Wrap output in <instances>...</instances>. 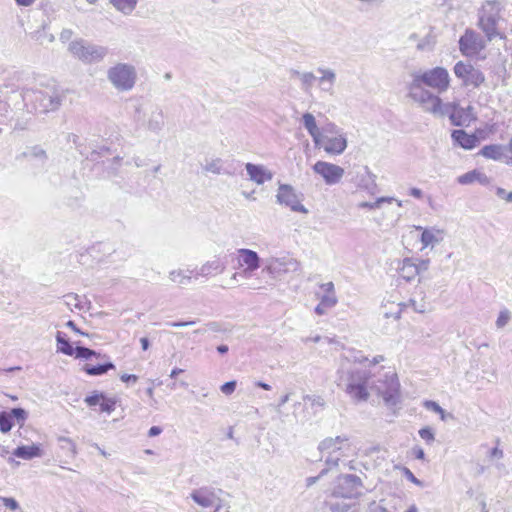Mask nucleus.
Masks as SVG:
<instances>
[{"label":"nucleus","instance_id":"f257e3e1","mask_svg":"<svg viewBox=\"0 0 512 512\" xmlns=\"http://www.w3.org/2000/svg\"><path fill=\"white\" fill-rule=\"evenodd\" d=\"M22 99L28 111L48 113L57 110L62 105L64 95L55 89H25Z\"/></svg>","mask_w":512,"mask_h":512},{"label":"nucleus","instance_id":"f03ea898","mask_svg":"<svg viewBox=\"0 0 512 512\" xmlns=\"http://www.w3.org/2000/svg\"><path fill=\"white\" fill-rule=\"evenodd\" d=\"M369 387L383 398L387 406L393 407L400 402V384L394 372H383L371 376Z\"/></svg>","mask_w":512,"mask_h":512},{"label":"nucleus","instance_id":"7ed1b4c3","mask_svg":"<svg viewBox=\"0 0 512 512\" xmlns=\"http://www.w3.org/2000/svg\"><path fill=\"white\" fill-rule=\"evenodd\" d=\"M423 86L422 83L412 78V81L408 85L409 97L417 102L426 112L441 116L448 113L450 104L442 105L440 97L426 90Z\"/></svg>","mask_w":512,"mask_h":512},{"label":"nucleus","instance_id":"20e7f679","mask_svg":"<svg viewBox=\"0 0 512 512\" xmlns=\"http://www.w3.org/2000/svg\"><path fill=\"white\" fill-rule=\"evenodd\" d=\"M320 452L325 455V463L329 469L337 467L342 457H347L352 450L351 442L345 435L328 437L322 440L318 446Z\"/></svg>","mask_w":512,"mask_h":512},{"label":"nucleus","instance_id":"39448f33","mask_svg":"<svg viewBox=\"0 0 512 512\" xmlns=\"http://www.w3.org/2000/svg\"><path fill=\"white\" fill-rule=\"evenodd\" d=\"M134 122L146 130L158 134L164 127V113L158 105H137L133 113Z\"/></svg>","mask_w":512,"mask_h":512},{"label":"nucleus","instance_id":"423d86ee","mask_svg":"<svg viewBox=\"0 0 512 512\" xmlns=\"http://www.w3.org/2000/svg\"><path fill=\"white\" fill-rule=\"evenodd\" d=\"M371 375L364 369H352L348 372L345 391L353 399L365 401L369 397Z\"/></svg>","mask_w":512,"mask_h":512},{"label":"nucleus","instance_id":"0eeeda50","mask_svg":"<svg viewBox=\"0 0 512 512\" xmlns=\"http://www.w3.org/2000/svg\"><path fill=\"white\" fill-rule=\"evenodd\" d=\"M107 78L118 91L131 90L137 80V72L133 65L117 63L107 71Z\"/></svg>","mask_w":512,"mask_h":512},{"label":"nucleus","instance_id":"6e6552de","mask_svg":"<svg viewBox=\"0 0 512 512\" xmlns=\"http://www.w3.org/2000/svg\"><path fill=\"white\" fill-rule=\"evenodd\" d=\"M68 49L75 58L86 64L98 63L108 54L106 47L89 43L83 39L72 41Z\"/></svg>","mask_w":512,"mask_h":512},{"label":"nucleus","instance_id":"1a4fd4ad","mask_svg":"<svg viewBox=\"0 0 512 512\" xmlns=\"http://www.w3.org/2000/svg\"><path fill=\"white\" fill-rule=\"evenodd\" d=\"M412 78L434 89L439 94L446 92L450 86L449 73L443 67H435L424 72L413 73Z\"/></svg>","mask_w":512,"mask_h":512},{"label":"nucleus","instance_id":"9d476101","mask_svg":"<svg viewBox=\"0 0 512 512\" xmlns=\"http://www.w3.org/2000/svg\"><path fill=\"white\" fill-rule=\"evenodd\" d=\"M301 270V264L296 259L284 257H271L264 261L263 273L268 274L271 278L276 279L287 273H296Z\"/></svg>","mask_w":512,"mask_h":512},{"label":"nucleus","instance_id":"9b49d317","mask_svg":"<svg viewBox=\"0 0 512 512\" xmlns=\"http://www.w3.org/2000/svg\"><path fill=\"white\" fill-rule=\"evenodd\" d=\"M275 197L279 205L287 207L293 212L308 213V209L302 204L303 195L290 184L279 183Z\"/></svg>","mask_w":512,"mask_h":512},{"label":"nucleus","instance_id":"f8f14e48","mask_svg":"<svg viewBox=\"0 0 512 512\" xmlns=\"http://www.w3.org/2000/svg\"><path fill=\"white\" fill-rule=\"evenodd\" d=\"M363 482L360 477L353 474H345L338 477L333 494L343 498H358L363 492Z\"/></svg>","mask_w":512,"mask_h":512},{"label":"nucleus","instance_id":"ddd939ff","mask_svg":"<svg viewBox=\"0 0 512 512\" xmlns=\"http://www.w3.org/2000/svg\"><path fill=\"white\" fill-rule=\"evenodd\" d=\"M455 76L462 81L465 87H480L484 81V74L470 63L459 61L454 66Z\"/></svg>","mask_w":512,"mask_h":512},{"label":"nucleus","instance_id":"4468645a","mask_svg":"<svg viewBox=\"0 0 512 512\" xmlns=\"http://www.w3.org/2000/svg\"><path fill=\"white\" fill-rule=\"evenodd\" d=\"M325 407V400L318 395H304L303 403L295 402L293 404V417L296 421H307L309 416L306 414V410L310 408L312 410V414L318 413Z\"/></svg>","mask_w":512,"mask_h":512},{"label":"nucleus","instance_id":"2eb2a0df","mask_svg":"<svg viewBox=\"0 0 512 512\" xmlns=\"http://www.w3.org/2000/svg\"><path fill=\"white\" fill-rule=\"evenodd\" d=\"M497 1H488L479 17V26L489 39L496 35L497 16L500 11Z\"/></svg>","mask_w":512,"mask_h":512},{"label":"nucleus","instance_id":"dca6fc26","mask_svg":"<svg viewBox=\"0 0 512 512\" xmlns=\"http://www.w3.org/2000/svg\"><path fill=\"white\" fill-rule=\"evenodd\" d=\"M313 171L320 175L327 185L338 184L345 173L342 167L326 161H317L313 165Z\"/></svg>","mask_w":512,"mask_h":512},{"label":"nucleus","instance_id":"f3484780","mask_svg":"<svg viewBox=\"0 0 512 512\" xmlns=\"http://www.w3.org/2000/svg\"><path fill=\"white\" fill-rule=\"evenodd\" d=\"M238 254V267H243V275L251 277L256 270L261 267L262 260L258 253L254 250L247 248H240L237 250Z\"/></svg>","mask_w":512,"mask_h":512},{"label":"nucleus","instance_id":"a211bd4d","mask_svg":"<svg viewBox=\"0 0 512 512\" xmlns=\"http://www.w3.org/2000/svg\"><path fill=\"white\" fill-rule=\"evenodd\" d=\"M217 493H222V489H214L210 486H202L192 490L190 493L191 499L202 508H210L217 502H221V498Z\"/></svg>","mask_w":512,"mask_h":512},{"label":"nucleus","instance_id":"6ab92c4d","mask_svg":"<svg viewBox=\"0 0 512 512\" xmlns=\"http://www.w3.org/2000/svg\"><path fill=\"white\" fill-rule=\"evenodd\" d=\"M324 151L331 155H340L347 148V139L345 133L336 136L321 135V144Z\"/></svg>","mask_w":512,"mask_h":512},{"label":"nucleus","instance_id":"aec40b11","mask_svg":"<svg viewBox=\"0 0 512 512\" xmlns=\"http://www.w3.org/2000/svg\"><path fill=\"white\" fill-rule=\"evenodd\" d=\"M352 174L351 181L357 185V187L370 189L371 187H375V179L376 176L370 171L368 166H357L354 167V170L350 172Z\"/></svg>","mask_w":512,"mask_h":512},{"label":"nucleus","instance_id":"412c9836","mask_svg":"<svg viewBox=\"0 0 512 512\" xmlns=\"http://www.w3.org/2000/svg\"><path fill=\"white\" fill-rule=\"evenodd\" d=\"M245 169L249 179L257 185H262L273 178V173L260 164L246 163Z\"/></svg>","mask_w":512,"mask_h":512},{"label":"nucleus","instance_id":"4be33fe9","mask_svg":"<svg viewBox=\"0 0 512 512\" xmlns=\"http://www.w3.org/2000/svg\"><path fill=\"white\" fill-rule=\"evenodd\" d=\"M473 108L468 106L467 108H461L453 105L448 108L449 118L453 125L464 126L468 125L473 120L472 115Z\"/></svg>","mask_w":512,"mask_h":512},{"label":"nucleus","instance_id":"5701e85b","mask_svg":"<svg viewBox=\"0 0 512 512\" xmlns=\"http://www.w3.org/2000/svg\"><path fill=\"white\" fill-rule=\"evenodd\" d=\"M460 51L464 55H472L480 49V38L472 30H466L465 34L459 40Z\"/></svg>","mask_w":512,"mask_h":512},{"label":"nucleus","instance_id":"b1692460","mask_svg":"<svg viewBox=\"0 0 512 512\" xmlns=\"http://www.w3.org/2000/svg\"><path fill=\"white\" fill-rule=\"evenodd\" d=\"M416 230L422 231L420 240L423 248L434 247L444 239V231L436 227L423 228L422 226H416Z\"/></svg>","mask_w":512,"mask_h":512},{"label":"nucleus","instance_id":"393cba45","mask_svg":"<svg viewBox=\"0 0 512 512\" xmlns=\"http://www.w3.org/2000/svg\"><path fill=\"white\" fill-rule=\"evenodd\" d=\"M451 137L457 145L466 150L473 149L479 143V138L475 134H468L462 129L454 130Z\"/></svg>","mask_w":512,"mask_h":512},{"label":"nucleus","instance_id":"a878e982","mask_svg":"<svg viewBox=\"0 0 512 512\" xmlns=\"http://www.w3.org/2000/svg\"><path fill=\"white\" fill-rule=\"evenodd\" d=\"M317 72L321 74L318 78L320 90L332 95L336 82V73L332 69L323 67H318Z\"/></svg>","mask_w":512,"mask_h":512},{"label":"nucleus","instance_id":"bb28decb","mask_svg":"<svg viewBox=\"0 0 512 512\" xmlns=\"http://www.w3.org/2000/svg\"><path fill=\"white\" fill-rule=\"evenodd\" d=\"M225 267V264L219 258L207 261L196 272V278L198 276L209 277L214 274L222 273L225 270Z\"/></svg>","mask_w":512,"mask_h":512},{"label":"nucleus","instance_id":"cd10ccee","mask_svg":"<svg viewBox=\"0 0 512 512\" xmlns=\"http://www.w3.org/2000/svg\"><path fill=\"white\" fill-rule=\"evenodd\" d=\"M478 154L487 159L502 161L506 157V148L499 144L485 145Z\"/></svg>","mask_w":512,"mask_h":512},{"label":"nucleus","instance_id":"c85d7f7f","mask_svg":"<svg viewBox=\"0 0 512 512\" xmlns=\"http://www.w3.org/2000/svg\"><path fill=\"white\" fill-rule=\"evenodd\" d=\"M302 121L305 129L308 131L313 139L315 145L321 144V132L317 127L315 117L311 113H305L302 116Z\"/></svg>","mask_w":512,"mask_h":512},{"label":"nucleus","instance_id":"c756f323","mask_svg":"<svg viewBox=\"0 0 512 512\" xmlns=\"http://www.w3.org/2000/svg\"><path fill=\"white\" fill-rule=\"evenodd\" d=\"M13 455L21 459L30 460L36 457H41L42 450L39 444H33L31 446H18L13 451Z\"/></svg>","mask_w":512,"mask_h":512},{"label":"nucleus","instance_id":"7c9ffc66","mask_svg":"<svg viewBox=\"0 0 512 512\" xmlns=\"http://www.w3.org/2000/svg\"><path fill=\"white\" fill-rule=\"evenodd\" d=\"M399 276L405 281L409 282L418 275V270L414 265V260L405 258L401 265L398 267Z\"/></svg>","mask_w":512,"mask_h":512},{"label":"nucleus","instance_id":"2f4dec72","mask_svg":"<svg viewBox=\"0 0 512 512\" xmlns=\"http://www.w3.org/2000/svg\"><path fill=\"white\" fill-rule=\"evenodd\" d=\"M321 290L324 292L323 295L319 296L320 301L331 307L336 306L338 299L335 293V287L333 282H327L320 284Z\"/></svg>","mask_w":512,"mask_h":512},{"label":"nucleus","instance_id":"473e14b6","mask_svg":"<svg viewBox=\"0 0 512 512\" xmlns=\"http://www.w3.org/2000/svg\"><path fill=\"white\" fill-rule=\"evenodd\" d=\"M113 369H115V365L110 361H107L105 363L98 364V365L86 364L83 367V370L88 375H91V376H100V375L107 373L109 370H113Z\"/></svg>","mask_w":512,"mask_h":512},{"label":"nucleus","instance_id":"72a5a7b5","mask_svg":"<svg viewBox=\"0 0 512 512\" xmlns=\"http://www.w3.org/2000/svg\"><path fill=\"white\" fill-rule=\"evenodd\" d=\"M393 201H396L397 205L399 207H402V201H400V200H396L393 197H379L373 202H367V201L360 202L358 204V208L375 210V209H380L384 203H392Z\"/></svg>","mask_w":512,"mask_h":512},{"label":"nucleus","instance_id":"f704fd0d","mask_svg":"<svg viewBox=\"0 0 512 512\" xmlns=\"http://www.w3.org/2000/svg\"><path fill=\"white\" fill-rule=\"evenodd\" d=\"M56 341H57V351L61 352L68 356L74 355V349L73 346L70 344L69 340L66 339V336L64 333L58 331L56 333Z\"/></svg>","mask_w":512,"mask_h":512},{"label":"nucleus","instance_id":"c9c22d12","mask_svg":"<svg viewBox=\"0 0 512 512\" xmlns=\"http://www.w3.org/2000/svg\"><path fill=\"white\" fill-rule=\"evenodd\" d=\"M110 2L116 10L125 15L131 14L137 5V0H110Z\"/></svg>","mask_w":512,"mask_h":512},{"label":"nucleus","instance_id":"e433bc0d","mask_svg":"<svg viewBox=\"0 0 512 512\" xmlns=\"http://www.w3.org/2000/svg\"><path fill=\"white\" fill-rule=\"evenodd\" d=\"M74 355L76 358L79 359H90L91 357H97V358H106V355H101L100 353L96 352L95 350H92L90 348L84 347V346H76L74 349Z\"/></svg>","mask_w":512,"mask_h":512},{"label":"nucleus","instance_id":"4c0bfd02","mask_svg":"<svg viewBox=\"0 0 512 512\" xmlns=\"http://www.w3.org/2000/svg\"><path fill=\"white\" fill-rule=\"evenodd\" d=\"M223 161L220 158L211 159L206 161L205 165H203V170L205 172H210L216 175L222 173L223 169Z\"/></svg>","mask_w":512,"mask_h":512},{"label":"nucleus","instance_id":"58836bf2","mask_svg":"<svg viewBox=\"0 0 512 512\" xmlns=\"http://www.w3.org/2000/svg\"><path fill=\"white\" fill-rule=\"evenodd\" d=\"M12 419V421L16 422L20 426L24 424L28 417V413L23 408H12L10 411H7Z\"/></svg>","mask_w":512,"mask_h":512},{"label":"nucleus","instance_id":"ea45409f","mask_svg":"<svg viewBox=\"0 0 512 512\" xmlns=\"http://www.w3.org/2000/svg\"><path fill=\"white\" fill-rule=\"evenodd\" d=\"M169 278L172 282L185 285L188 284L191 280L190 275H186L183 270H173L169 273Z\"/></svg>","mask_w":512,"mask_h":512},{"label":"nucleus","instance_id":"a19ab883","mask_svg":"<svg viewBox=\"0 0 512 512\" xmlns=\"http://www.w3.org/2000/svg\"><path fill=\"white\" fill-rule=\"evenodd\" d=\"M405 307H411L413 311L417 313H424L429 309V303H427L423 298L417 301L414 298H411L406 304Z\"/></svg>","mask_w":512,"mask_h":512},{"label":"nucleus","instance_id":"79ce46f5","mask_svg":"<svg viewBox=\"0 0 512 512\" xmlns=\"http://www.w3.org/2000/svg\"><path fill=\"white\" fill-rule=\"evenodd\" d=\"M14 425L9 413L7 411L0 412V431L8 433Z\"/></svg>","mask_w":512,"mask_h":512},{"label":"nucleus","instance_id":"37998d69","mask_svg":"<svg viewBox=\"0 0 512 512\" xmlns=\"http://www.w3.org/2000/svg\"><path fill=\"white\" fill-rule=\"evenodd\" d=\"M511 318V312L507 308H503L502 310H500L499 315L496 319V327L498 329L504 328L511 321Z\"/></svg>","mask_w":512,"mask_h":512},{"label":"nucleus","instance_id":"c03bdc74","mask_svg":"<svg viewBox=\"0 0 512 512\" xmlns=\"http://www.w3.org/2000/svg\"><path fill=\"white\" fill-rule=\"evenodd\" d=\"M26 156L31 158V159L39 160L41 162H44L47 159V155H46L45 150L43 148H41L40 146L32 147L26 153Z\"/></svg>","mask_w":512,"mask_h":512},{"label":"nucleus","instance_id":"a18cd8bd","mask_svg":"<svg viewBox=\"0 0 512 512\" xmlns=\"http://www.w3.org/2000/svg\"><path fill=\"white\" fill-rule=\"evenodd\" d=\"M316 79V76L312 72H304L300 79L301 88L306 92L309 91Z\"/></svg>","mask_w":512,"mask_h":512},{"label":"nucleus","instance_id":"49530a36","mask_svg":"<svg viewBox=\"0 0 512 512\" xmlns=\"http://www.w3.org/2000/svg\"><path fill=\"white\" fill-rule=\"evenodd\" d=\"M477 176H478V171L472 170L463 175H460L457 178V182L461 185H469V184L476 182Z\"/></svg>","mask_w":512,"mask_h":512},{"label":"nucleus","instance_id":"de8ad7c7","mask_svg":"<svg viewBox=\"0 0 512 512\" xmlns=\"http://www.w3.org/2000/svg\"><path fill=\"white\" fill-rule=\"evenodd\" d=\"M58 441L62 443L61 448L69 451L73 457L77 454L76 445L70 438L59 437Z\"/></svg>","mask_w":512,"mask_h":512},{"label":"nucleus","instance_id":"09e8293b","mask_svg":"<svg viewBox=\"0 0 512 512\" xmlns=\"http://www.w3.org/2000/svg\"><path fill=\"white\" fill-rule=\"evenodd\" d=\"M115 406H116V400L112 399V398H107L106 396H104V398L102 399V401L100 403L101 411L106 412L108 414H110L111 412H113L115 410Z\"/></svg>","mask_w":512,"mask_h":512},{"label":"nucleus","instance_id":"8fccbe9b","mask_svg":"<svg viewBox=\"0 0 512 512\" xmlns=\"http://www.w3.org/2000/svg\"><path fill=\"white\" fill-rule=\"evenodd\" d=\"M419 436L423 439L427 444H432L435 440L434 431L431 427H424L419 430Z\"/></svg>","mask_w":512,"mask_h":512},{"label":"nucleus","instance_id":"3c124183","mask_svg":"<svg viewBox=\"0 0 512 512\" xmlns=\"http://www.w3.org/2000/svg\"><path fill=\"white\" fill-rule=\"evenodd\" d=\"M321 135L336 136L337 134H343L344 132L334 123H327L323 128Z\"/></svg>","mask_w":512,"mask_h":512},{"label":"nucleus","instance_id":"603ef678","mask_svg":"<svg viewBox=\"0 0 512 512\" xmlns=\"http://www.w3.org/2000/svg\"><path fill=\"white\" fill-rule=\"evenodd\" d=\"M104 396L105 395L103 393L94 392L92 395L87 396L84 401L88 406L100 405Z\"/></svg>","mask_w":512,"mask_h":512},{"label":"nucleus","instance_id":"864d4df0","mask_svg":"<svg viewBox=\"0 0 512 512\" xmlns=\"http://www.w3.org/2000/svg\"><path fill=\"white\" fill-rule=\"evenodd\" d=\"M290 399V393H287L285 395H283L280 399H279V402L276 406V412L278 413L280 419L282 421H285L286 417L288 416L287 414H284L281 410L282 406L285 405Z\"/></svg>","mask_w":512,"mask_h":512},{"label":"nucleus","instance_id":"5fc2aeb1","mask_svg":"<svg viewBox=\"0 0 512 512\" xmlns=\"http://www.w3.org/2000/svg\"><path fill=\"white\" fill-rule=\"evenodd\" d=\"M0 502L10 510H17L19 508L18 502L14 498L0 497Z\"/></svg>","mask_w":512,"mask_h":512},{"label":"nucleus","instance_id":"6e6d98bb","mask_svg":"<svg viewBox=\"0 0 512 512\" xmlns=\"http://www.w3.org/2000/svg\"><path fill=\"white\" fill-rule=\"evenodd\" d=\"M67 142L73 144L79 152L84 155V152L82 150V145L80 144V137L74 133H69L67 135Z\"/></svg>","mask_w":512,"mask_h":512},{"label":"nucleus","instance_id":"4d7b16f0","mask_svg":"<svg viewBox=\"0 0 512 512\" xmlns=\"http://www.w3.org/2000/svg\"><path fill=\"white\" fill-rule=\"evenodd\" d=\"M236 385H237L236 381H234V380L228 381L220 387V390L223 394L230 395L235 391Z\"/></svg>","mask_w":512,"mask_h":512},{"label":"nucleus","instance_id":"13d9d810","mask_svg":"<svg viewBox=\"0 0 512 512\" xmlns=\"http://www.w3.org/2000/svg\"><path fill=\"white\" fill-rule=\"evenodd\" d=\"M430 261L429 259H420V260H414V265L416 266L418 270V275L422 272H425L429 268Z\"/></svg>","mask_w":512,"mask_h":512},{"label":"nucleus","instance_id":"bf43d9fd","mask_svg":"<svg viewBox=\"0 0 512 512\" xmlns=\"http://www.w3.org/2000/svg\"><path fill=\"white\" fill-rule=\"evenodd\" d=\"M424 407L428 410H431L435 413H439V412H442V407L435 401H432V400H426L424 402Z\"/></svg>","mask_w":512,"mask_h":512},{"label":"nucleus","instance_id":"052dcab7","mask_svg":"<svg viewBox=\"0 0 512 512\" xmlns=\"http://www.w3.org/2000/svg\"><path fill=\"white\" fill-rule=\"evenodd\" d=\"M108 152H109V149H108V148H106V147H102V148L100 149V151H96V150H94V151H92V152L90 153V155H87L86 157H87L88 159H90L91 161H97V160H98V156H99V155H104V154H106V153H108Z\"/></svg>","mask_w":512,"mask_h":512},{"label":"nucleus","instance_id":"680f3d73","mask_svg":"<svg viewBox=\"0 0 512 512\" xmlns=\"http://www.w3.org/2000/svg\"><path fill=\"white\" fill-rule=\"evenodd\" d=\"M331 308V306L324 304L322 301H320L319 304L315 307V313L317 315H324Z\"/></svg>","mask_w":512,"mask_h":512},{"label":"nucleus","instance_id":"e2e57ef3","mask_svg":"<svg viewBox=\"0 0 512 512\" xmlns=\"http://www.w3.org/2000/svg\"><path fill=\"white\" fill-rule=\"evenodd\" d=\"M196 321H173V322H167V325L170 327H186L190 325H194Z\"/></svg>","mask_w":512,"mask_h":512},{"label":"nucleus","instance_id":"0e129e2a","mask_svg":"<svg viewBox=\"0 0 512 512\" xmlns=\"http://www.w3.org/2000/svg\"><path fill=\"white\" fill-rule=\"evenodd\" d=\"M330 469L327 467L325 469H323L318 476L316 477H309L307 478V486H311L313 484H315L317 482V480L322 477L323 475H325Z\"/></svg>","mask_w":512,"mask_h":512},{"label":"nucleus","instance_id":"69168bd1","mask_svg":"<svg viewBox=\"0 0 512 512\" xmlns=\"http://www.w3.org/2000/svg\"><path fill=\"white\" fill-rule=\"evenodd\" d=\"M404 475L406 476V478L408 480H410L411 482H413L414 484H417V485H420L421 482L419 479H417L415 477V475L408 469V468H404Z\"/></svg>","mask_w":512,"mask_h":512},{"label":"nucleus","instance_id":"338daca9","mask_svg":"<svg viewBox=\"0 0 512 512\" xmlns=\"http://www.w3.org/2000/svg\"><path fill=\"white\" fill-rule=\"evenodd\" d=\"M120 379H121V381H123L125 383H129V382L135 383L138 380V376H136L134 374H122L120 376Z\"/></svg>","mask_w":512,"mask_h":512},{"label":"nucleus","instance_id":"774afa93","mask_svg":"<svg viewBox=\"0 0 512 512\" xmlns=\"http://www.w3.org/2000/svg\"><path fill=\"white\" fill-rule=\"evenodd\" d=\"M214 512H230L229 507L223 504V501L217 502L215 505Z\"/></svg>","mask_w":512,"mask_h":512}]
</instances>
